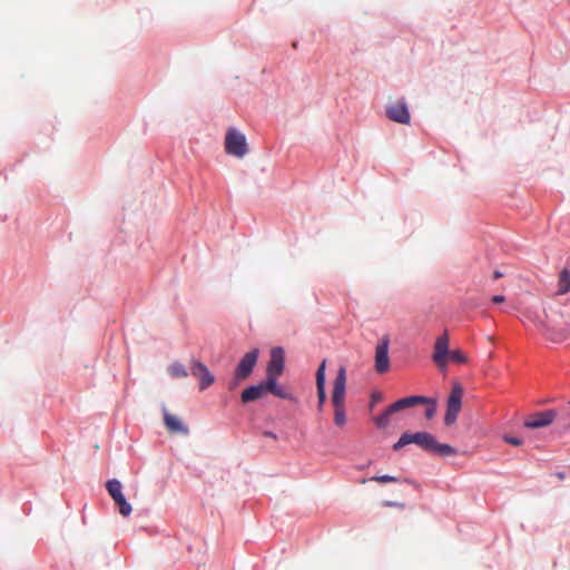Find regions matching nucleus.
Instances as JSON below:
<instances>
[{
  "label": "nucleus",
  "mask_w": 570,
  "mask_h": 570,
  "mask_svg": "<svg viewBox=\"0 0 570 570\" xmlns=\"http://www.w3.org/2000/svg\"><path fill=\"white\" fill-rule=\"evenodd\" d=\"M416 444L422 450L435 453L440 456H452L456 454V450L449 445L439 443L436 439L428 432H416V433H403L399 441L393 444V450L399 451L405 445Z\"/></svg>",
  "instance_id": "nucleus-1"
},
{
  "label": "nucleus",
  "mask_w": 570,
  "mask_h": 570,
  "mask_svg": "<svg viewBox=\"0 0 570 570\" xmlns=\"http://www.w3.org/2000/svg\"><path fill=\"white\" fill-rule=\"evenodd\" d=\"M345 389H346V371L341 366L337 371L333 383L332 404L334 407V423L337 426H344L346 423L345 415Z\"/></svg>",
  "instance_id": "nucleus-2"
},
{
  "label": "nucleus",
  "mask_w": 570,
  "mask_h": 570,
  "mask_svg": "<svg viewBox=\"0 0 570 570\" xmlns=\"http://www.w3.org/2000/svg\"><path fill=\"white\" fill-rule=\"evenodd\" d=\"M432 360L440 368H444L449 361L459 364L468 362L466 355L461 350L449 352V335L446 331L435 340Z\"/></svg>",
  "instance_id": "nucleus-3"
},
{
  "label": "nucleus",
  "mask_w": 570,
  "mask_h": 570,
  "mask_svg": "<svg viewBox=\"0 0 570 570\" xmlns=\"http://www.w3.org/2000/svg\"><path fill=\"white\" fill-rule=\"evenodd\" d=\"M258 358V350L254 348L247 352L238 362L235 372L234 379L230 382L229 389H235L242 381H245L252 374Z\"/></svg>",
  "instance_id": "nucleus-4"
},
{
  "label": "nucleus",
  "mask_w": 570,
  "mask_h": 570,
  "mask_svg": "<svg viewBox=\"0 0 570 570\" xmlns=\"http://www.w3.org/2000/svg\"><path fill=\"white\" fill-rule=\"evenodd\" d=\"M462 394L463 390L460 384H455L449 395L448 402H446V412L444 416V423L445 425L450 426L452 425L459 415V412L461 410L462 404Z\"/></svg>",
  "instance_id": "nucleus-5"
},
{
  "label": "nucleus",
  "mask_w": 570,
  "mask_h": 570,
  "mask_svg": "<svg viewBox=\"0 0 570 570\" xmlns=\"http://www.w3.org/2000/svg\"><path fill=\"white\" fill-rule=\"evenodd\" d=\"M106 489L109 495L112 498L114 502L118 505L119 513L122 517H128L131 513V505L127 502L124 493H122V484L117 479H111L107 481Z\"/></svg>",
  "instance_id": "nucleus-6"
},
{
  "label": "nucleus",
  "mask_w": 570,
  "mask_h": 570,
  "mask_svg": "<svg viewBox=\"0 0 570 570\" xmlns=\"http://www.w3.org/2000/svg\"><path fill=\"white\" fill-rule=\"evenodd\" d=\"M557 416L558 412L554 409L534 412L525 417L523 425L530 430L547 428L556 421Z\"/></svg>",
  "instance_id": "nucleus-7"
},
{
  "label": "nucleus",
  "mask_w": 570,
  "mask_h": 570,
  "mask_svg": "<svg viewBox=\"0 0 570 570\" xmlns=\"http://www.w3.org/2000/svg\"><path fill=\"white\" fill-rule=\"evenodd\" d=\"M389 336H383L375 348V370L382 374L390 370Z\"/></svg>",
  "instance_id": "nucleus-8"
},
{
  "label": "nucleus",
  "mask_w": 570,
  "mask_h": 570,
  "mask_svg": "<svg viewBox=\"0 0 570 570\" xmlns=\"http://www.w3.org/2000/svg\"><path fill=\"white\" fill-rule=\"evenodd\" d=\"M386 116L390 120L399 124H409L411 116L404 100H396L386 106Z\"/></svg>",
  "instance_id": "nucleus-9"
},
{
  "label": "nucleus",
  "mask_w": 570,
  "mask_h": 570,
  "mask_svg": "<svg viewBox=\"0 0 570 570\" xmlns=\"http://www.w3.org/2000/svg\"><path fill=\"white\" fill-rule=\"evenodd\" d=\"M191 375L200 381L199 390L204 391L215 382L214 375L210 373L208 367L199 362L193 361L190 366Z\"/></svg>",
  "instance_id": "nucleus-10"
},
{
  "label": "nucleus",
  "mask_w": 570,
  "mask_h": 570,
  "mask_svg": "<svg viewBox=\"0 0 570 570\" xmlns=\"http://www.w3.org/2000/svg\"><path fill=\"white\" fill-rule=\"evenodd\" d=\"M284 370V351L282 347L272 350L271 360L267 365L266 377H279Z\"/></svg>",
  "instance_id": "nucleus-11"
},
{
  "label": "nucleus",
  "mask_w": 570,
  "mask_h": 570,
  "mask_svg": "<svg viewBox=\"0 0 570 570\" xmlns=\"http://www.w3.org/2000/svg\"><path fill=\"white\" fill-rule=\"evenodd\" d=\"M429 402H430V399L425 397V396H417V395L407 396V397L400 399L396 402H394L393 404H391V411L397 412V411H401V410H404L407 407H412V406H415L419 404H425Z\"/></svg>",
  "instance_id": "nucleus-12"
},
{
  "label": "nucleus",
  "mask_w": 570,
  "mask_h": 570,
  "mask_svg": "<svg viewBox=\"0 0 570 570\" xmlns=\"http://www.w3.org/2000/svg\"><path fill=\"white\" fill-rule=\"evenodd\" d=\"M278 377H266V380L262 383L265 393L269 392L273 395L285 399V400H292L293 396L291 393L286 392V390L277 384Z\"/></svg>",
  "instance_id": "nucleus-13"
},
{
  "label": "nucleus",
  "mask_w": 570,
  "mask_h": 570,
  "mask_svg": "<svg viewBox=\"0 0 570 570\" xmlns=\"http://www.w3.org/2000/svg\"><path fill=\"white\" fill-rule=\"evenodd\" d=\"M164 423L170 433H180L187 435L189 432L188 428L184 425L177 416L170 414L166 410H164Z\"/></svg>",
  "instance_id": "nucleus-14"
},
{
  "label": "nucleus",
  "mask_w": 570,
  "mask_h": 570,
  "mask_svg": "<svg viewBox=\"0 0 570 570\" xmlns=\"http://www.w3.org/2000/svg\"><path fill=\"white\" fill-rule=\"evenodd\" d=\"M325 367H326V361L324 360L316 372V387H317V399H318V407L322 409L325 400H326V392H325Z\"/></svg>",
  "instance_id": "nucleus-15"
},
{
  "label": "nucleus",
  "mask_w": 570,
  "mask_h": 570,
  "mask_svg": "<svg viewBox=\"0 0 570 570\" xmlns=\"http://www.w3.org/2000/svg\"><path fill=\"white\" fill-rule=\"evenodd\" d=\"M265 394L263 384L252 385L242 392L240 399L243 403L256 401Z\"/></svg>",
  "instance_id": "nucleus-16"
},
{
  "label": "nucleus",
  "mask_w": 570,
  "mask_h": 570,
  "mask_svg": "<svg viewBox=\"0 0 570 570\" xmlns=\"http://www.w3.org/2000/svg\"><path fill=\"white\" fill-rule=\"evenodd\" d=\"M558 295H564L568 292H570V272L567 268H563L560 272L559 279H558Z\"/></svg>",
  "instance_id": "nucleus-17"
},
{
  "label": "nucleus",
  "mask_w": 570,
  "mask_h": 570,
  "mask_svg": "<svg viewBox=\"0 0 570 570\" xmlns=\"http://www.w3.org/2000/svg\"><path fill=\"white\" fill-rule=\"evenodd\" d=\"M225 151L229 156L243 158L248 153V145H225Z\"/></svg>",
  "instance_id": "nucleus-18"
},
{
  "label": "nucleus",
  "mask_w": 570,
  "mask_h": 570,
  "mask_svg": "<svg viewBox=\"0 0 570 570\" xmlns=\"http://www.w3.org/2000/svg\"><path fill=\"white\" fill-rule=\"evenodd\" d=\"M168 373L174 379H183V377L188 376V372H187L186 367L181 363H178V362H175L168 366Z\"/></svg>",
  "instance_id": "nucleus-19"
},
{
  "label": "nucleus",
  "mask_w": 570,
  "mask_h": 570,
  "mask_svg": "<svg viewBox=\"0 0 570 570\" xmlns=\"http://www.w3.org/2000/svg\"><path fill=\"white\" fill-rule=\"evenodd\" d=\"M226 144H229V142H246V138L245 136L239 132L237 129L235 128H230L227 134H226V137H225V141Z\"/></svg>",
  "instance_id": "nucleus-20"
},
{
  "label": "nucleus",
  "mask_w": 570,
  "mask_h": 570,
  "mask_svg": "<svg viewBox=\"0 0 570 570\" xmlns=\"http://www.w3.org/2000/svg\"><path fill=\"white\" fill-rule=\"evenodd\" d=\"M394 413L391 411V405L379 416L375 417V424L377 428L383 429L390 424V415Z\"/></svg>",
  "instance_id": "nucleus-21"
},
{
  "label": "nucleus",
  "mask_w": 570,
  "mask_h": 570,
  "mask_svg": "<svg viewBox=\"0 0 570 570\" xmlns=\"http://www.w3.org/2000/svg\"><path fill=\"white\" fill-rule=\"evenodd\" d=\"M370 480H371V481L379 482V483H392V482H397V478H395V476H393V475H389V474H384V475H375V476H372Z\"/></svg>",
  "instance_id": "nucleus-22"
},
{
  "label": "nucleus",
  "mask_w": 570,
  "mask_h": 570,
  "mask_svg": "<svg viewBox=\"0 0 570 570\" xmlns=\"http://www.w3.org/2000/svg\"><path fill=\"white\" fill-rule=\"evenodd\" d=\"M429 406L425 409V417L431 420L436 413V404L430 399Z\"/></svg>",
  "instance_id": "nucleus-23"
},
{
  "label": "nucleus",
  "mask_w": 570,
  "mask_h": 570,
  "mask_svg": "<svg viewBox=\"0 0 570 570\" xmlns=\"http://www.w3.org/2000/svg\"><path fill=\"white\" fill-rule=\"evenodd\" d=\"M504 441L514 446H519L522 444V440L514 436H505Z\"/></svg>",
  "instance_id": "nucleus-24"
},
{
  "label": "nucleus",
  "mask_w": 570,
  "mask_h": 570,
  "mask_svg": "<svg viewBox=\"0 0 570 570\" xmlns=\"http://www.w3.org/2000/svg\"><path fill=\"white\" fill-rule=\"evenodd\" d=\"M383 505L384 507H395V508H399V509H404L405 508L404 503L395 502V501H384Z\"/></svg>",
  "instance_id": "nucleus-25"
},
{
  "label": "nucleus",
  "mask_w": 570,
  "mask_h": 570,
  "mask_svg": "<svg viewBox=\"0 0 570 570\" xmlns=\"http://www.w3.org/2000/svg\"><path fill=\"white\" fill-rule=\"evenodd\" d=\"M505 301V297L503 295H494L492 297V302L494 304H500V303H503Z\"/></svg>",
  "instance_id": "nucleus-26"
},
{
  "label": "nucleus",
  "mask_w": 570,
  "mask_h": 570,
  "mask_svg": "<svg viewBox=\"0 0 570 570\" xmlns=\"http://www.w3.org/2000/svg\"><path fill=\"white\" fill-rule=\"evenodd\" d=\"M502 276H503V275H502V273H501V272H499V271H495V272L493 273V278H494V279H498V278H500V277H502Z\"/></svg>",
  "instance_id": "nucleus-27"
},
{
  "label": "nucleus",
  "mask_w": 570,
  "mask_h": 570,
  "mask_svg": "<svg viewBox=\"0 0 570 570\" xmlns=\"http://www.w3.org/2000/svg\"><path fill=\"white\" fill-rule=\"evenodd\" d=\"M380 400V395L373 394L372 395V405Z\"/></svg>",
  "instance_id": "nucleus-28"
},
{
  "label": "nucleus",
  "mask_w": 570,
  "mask_h": 570,
  "mask_svg": "<svg viewBox=\"0 0 570 570\" xmlns=\"http://www.w3.org/2000/svg\"><path fill=\"white\" fill-rule=\"evenodd\" d=\"M265 436L276 439V435L273 432H265Z\"/></svg>",
  "instance_id": "nucleus-29"
},
{
  "label": "nucleus",
  "mask_w": 570,
  "mask_h": 570,
  "mask_svg": "<svg viewBox=\"0 0 570 570\" xmlns=\"http://www.w3.org/2000/svg\"><path fill=\"white\" fill-rule=\"evenodd\" d=\"M537 326L540 328H543L544 324L541 321L535 322Z\"/></svg>",
  "instance_id": "nucleus-30"
},
{
  "label": "nucleus",
  "mask_w": 570,
  "mask_h": 570,
  "mask_svg": "<svg viewBox=\"0 0 570 570\" xmlns=\"http://www.w3.org/2000/svg\"><path fill=\"white\" fill-rule=\"evenodd\" d=\"M569 429H570V422H569Z\"/></svg>",
  "instance_id": "nucleus-31"
},
{
  "label": "nucleus",
  "mask_w": 570,
  "mask_h": 570,
  "mask_svg": "<svg viewBox=\"0 0 570 570\" xmlns=\"http://www.w3.org/2000/svg\"><path fill=\"white\" fill-rule=\"evenodd\" d=\"M569 404H570V401H569Z\"/></svg>",
  "instance_id": "nucleus-32"
}]
</instances>
